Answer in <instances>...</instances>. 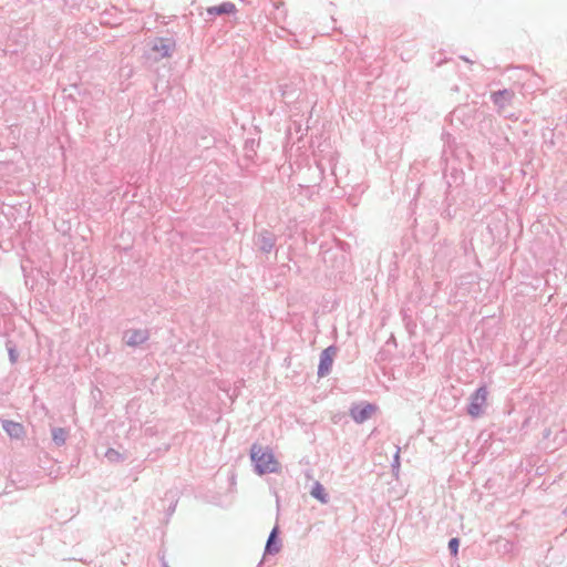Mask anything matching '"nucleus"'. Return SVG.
Segmentation results:
<instances>
[{
	"label": "nucleus",
	"instance_id": "f257e3e1",
	"mask_svg": "<svg viewBox=\"0 0 567 567\" xmlns=\"http://www.w3.org/2000/svg\"><path fill=\"white\" fill-rule=\"evenodd\" d=\"M250 458L255 464V471L259 475L268 473H278L280 471V464L275 458L271 450L266 449L258 444H252L250 449Z\"/></svg>",
	"mask_w": 567,
	"mask_h": 567
},
{
	"label": "nucleus",
	"instance_id": "f03ea898",
	"mask_svg": "<svg viewBox=\"0 0 567 567\" xmlns=\"http://www.w3.org/2000/svg\"><path fill=\"white\" fill-rule=\"evenodd\" d=\"M487 391L485 386L478 388L474 393L470 396V402L466 408L467 413L477 417L482 415L484 405L486 403Z\"/></svg>",
	"mask_w": 567,
	"mask_h": 567
},
{
	"label": "nucleus",
	"instance_id": "7ed1b4c3",
	"mask_svg": "<svg viewBox=\"0 0 567 567\" xmlns=\"http://www.w3.org/2000/svg\"><path fill=\"white\" fill-rule=\"evenodd\" d=\"M175 49V42L169 38H156L151 50L156 53L155 59L168 58Z\"/></svg>",
	"mask_w": 567,
	"mask_h": 567
},
{
	"label": "nucleus",
	"instance_id": "20e7f679",
	"mask_svg": "<svg viewBox=\"0 0 567 567\" xmlns=\"http://www.w3.org/2000/svg\"><path fill=\"white\" fill-rule=\"evenodd\" d=\"M337 347L336 346H329L320 353V360L318 365V375L319 377H326L330 373L333 358L337 354Z\"/></svg>",
	"mask_w": 567,
	"mask_h": 567
},
{
	"label": "nucleus",
	"instance_id": "39448f33",
	"mask_svg": "<svg viewBox=\"0 0 567 567\" xmlns=\"http://www.w3.org/2000/svg\"><path fill=\"white\" fill-rule=\"evenodd\" d=\"M277 241V237L269 230H261L254 238V245L264 254H269Z\"/></svg>",
	"mask_w": 567,
	"mask_h": 567
},
{
	"label": "nucleus",
	"instance_id": "423d86ee",
	"mask_svg": "<svg viewBox=\"0 0 567 567\" xmlns=\"http://www.w3.org/2000/svg\"><path fill=\"white\" fill-rule=\"evenodd\" d=\"M375 409V405L371 403L354 404L350 409V416L355 423L360 424L370 419Z\"/></svg>",
	"mask_w": 567,
	"mask_h": 567
},
{
	"label": "nucleus",
	"instance_id": "0eeeda50",
	"mask_svg": "<svg viewBox=\"0 0 567 567\" xmlns=\"http://www.w3.org/2000/svg\"><path fill=\"white\" fill-rule=\"evenodd\" d=\"M150 339L147 329H130L124 332V340L128 347L136 348Z\"/></svg>",
	"mask_w": 567,
	"mask_h": 567
},
{
	"label": "nucleus",
	"instance_id": "6e6552de",
	"mask_svg": "<svg viewBox=\"0 0 567 567\" xmlns=\"http://www.w3.org/2000/svg\"><path fill=\"white\" fill-rule=\"evenodd\" d=\"M515 96V91L513 87H503L498 89V117L503 116L504 118L513 117L514 113H507L505 111V106L511 104L512 100Z\"/></svg>",
	"mask_w": 567,
	"mask_h": 567
},
{
	"label": "nucleus",
	"instance_id": "1a4fd4ad",
	"mask_svg": "<svg viewBox=\"0 0 567 567\" xmlns=\"http://www.w3.org/2000/svg\"><path fill=\"white\" fill-rule=\"evenodd\" d=\"M278 534H279V529L277 526H275L272 528V530L270 532L268 539L266 542V546H265L266 555H275V554L279 553V550L281 548V544H280Z\"/></svg>",
	"mask_w": 567,
	"mask_h": 567
},
{
	"label": "nucleus",
	"instance_id": "9d476101",
	"mask_svg": "<svg viewBox=\"0 0 567 567\" xmlns=\"http://www.w3.org/2000/svg\"><path fill=\"white\" fill-rule=\"evenodd\" d=\"M236 11V6L233 2H223L218 6L210 7L207 9V14L210 17L230 14Z\"/></svg>",
	"mask_w": 567,
	"mask_h": 567
},
{
	"label": "nucleus",
	"instance_id": "9b49d317",
	"mask_svg": "<svg viewBox=\"0 0 567 567\" xmlns=\"http://www.w3.org/2000/svg\"><path fill=\"white\" fill-rule=\"evenodd\" d=\"M2 429L10 437L14 439H20L24 433V429L20 423L10 420L3 421Z\"/></svg>",
	"mask_w": 567,
	"mask_h": 567
},
{
	"label": "nucleus",
	"instance_id": "f8f14e48",
	"mask_svg": "<svg viewBox=\"0 0 567 567\" xmlns=\"http://www.w3.org/2000/svg\"><path fill=\"white\" fill-rule=\"evenodd\" d=\"M51 435L56 446H63L69 437V431L64 427H52Z\"/></svg>",
	"mask_w": 567,
	"mask_h": 567
},
{
	"label": "nucleus",
	"instance_id": "ddd939ff",
	"mask_svg": "<svg viewBox=\"0 0 567 567\" xmlns=\"http://www.w3.org/2000/svg\"><path fill=\"white\" fill-rule=\"evenodd\" d=\"M310 495L318 499L321 504H327L329 502V495L326 492L323 485L319 482H316L310 491Z\"/></svg>",
	"mask_w": 567,
	"mask_h": 567
},
{
	"label": "nucleus",
	"instance_id": "4468645a",
	"mask_svg": "<svg viewBox=\"0 0 567 567\" xmlns=\"http://www.w3.org/2000/svg\"><path fill=\"white\" fill-rule=\"evenodd\" d=\"M517 550V546L513 540L498 537V553L512 555Z\"/></svg>",
	"mask_w": 567,
	"mask_h": 567
},
{
	"label": "nucleus",
	"instance_id": "2eb2a0df",
	"mask_svg": "<svg viewBox=\"0 0 567 567\" xmlns=\"http://www.w3.org/2000/svg\"><path fill=\"white\" fill-rule=\"evenodd\" d=\"M279 90L286 103H291L295 100V89L290 84H280Z\"/></svg>",
	"mask_w": 567,
	"mask_h": 567
},
{
	"label": "nucleus",
	"instance_id": "dca6fc26",
	"mask_svg": "<svg viewBox=\"0 0 567 567\" xmlns=\"http://www.w3.org/2000/svg\"><path fill=\"white\" fill-rule=\"evenodd\" d=\"M105 457L112 463L122 462L124 460L120 452L111 447L105 452Z\"/></svg>",
	"mask_w": 567,
	"mask_h": 567
},
{
	"label": "nucleus",
	"instance_id": "f3484780",
	"mask_svg": "<svg viewBox=\"0 0 567 567\" xmlns=\"http://www.w3.org/2000/svg\"><path fill=\"white\" fill-rule=\"evenodd\" d=\"M460 539L457 537H453L449 540V550L452 556H456L458 553Z\"/></svg>",
	"mask_w": 567,
	"mask_h": 567
},
{
	"label": "nucleus",
	"instance_id": "a211bd4d",
	"mask_svg": "<svg viewBox=\"0 0 567 567\" xmlns=\"http://www.w3.org/2000/svg\"><path fill=\"white\" fill-rule=\"evenodd\" d=\"M276 10L278 11L277 16H276V19L279 20V19H285L286 18V11L284 10V6L285 3L284 2H278V3H275L274 4Z\"/></svg>",
	"mask_w": 567,
	"mask_h": 567
},
{
	"label": "nucleus",
	"instance_id": "6ab92c4d",
	"mask_svg": "<svg viewBox=\"0 0 567 567\" xmlns=\"http://www.w3.org/2000/svg\"><path fill=\"white\" fill-rule=\"evenodd\" d=\"M8 354H9V360L12 364H14L17 361H18V351L16 350V348L13 347H8Z\"/></svg>",
	"mask_w": 567,
	"mask_h": 567
},
{
	"label": "nucleus",
	"instance_id": "aec40b11",
	"mask_svg": "<svg viewBox=\"0 0 567 567\" xmlns=\"http://www.w3.org/2000/svg\"><path fill=\"white\" fill-rule=\"evenodd\" d=\"M446 137H447V141H446V142H447V147H445V148L443 150V157H444V158H445V161L447 162V161H449V153L453 154V150H452V146H451V144H450V137H451V135H450V134H447V135H446Z\"/></svg>",
	"mask_w": 567,
	"mask_h": 567
},
{
	"label": "nucleus",
	"instance_id": "412c9836",
	"mask_svg": "<svg viewBox=\"0 0 567 567\" xmlns=\"http://www.w3.org/2000/svg\"><path fill=\"white\" fill-rule=\"evenodd\" d=\"M399 466H400V447H398V450L394 454V457H393V462H392L393 468L399 467Z\"/></svg>",
	"mask_w": 567,
	"mask_h": 567
},
{
	"label": "nucleus",
	"instance_id": "4be33fe9",
	"mask_svg": "<svg viewBox=\"0 0 567 567\" xmlns=\"http://www.w3.org/2000/svg\"><path fill=\"white\" fill-rule=\"evenodd\" d=\"M176 504H172L167 509V515L171 516L175 512Z\"/></svg>",
	"mask_w": 567,
	"mask_h": 567
},
{
	"label": "nucleus",
	"instance_id": "5701e85b",
	"mask_svg": "<svg viewBox=\"0 0 567 567\" xmlns=\"http://www.w3.org/2000/svg\"><path fill=\"white\" fill-rule=\"evenodd\" d=\"M528 422H529V417H525L522 423V430L527 426Z\"/></svg>",
	"mask_w": 567,
	"mask_h": 567
},
{
	"label": "nucleus",
	"instance_id": "b1692460",
	"mask_svg": "<svg viewBox=\"0 0 567 567\" xmlns=\"http://www.w3.org/2000/svg\"><path fill=\"white\" fill-rule=\"evenodd\" d=\"M489 97L496 104V92H491Z\"/></svg>",
	"mask_w": 567,
	"mask_h": 567
},
{
	"label": "nucleus",
	"instance_id": "393cba45",
	"mask_svg": "<svg viewBox=\"0 0 567 567\" xmlns=\"http://www.w3.org/2000/svg\"><path fill=\"white\" fill-rule=\"evenodd\" d=\"M460 59L464 60L465 62L467 63H473V61H471L470 59H467L466 56L464 55H461Z\"/></svg>",
	"mask_w": 567,
	"mask_h": 567
},
{
	"label": "nucleus",
	"instance_id": "a878e982",
	"mask_svg": "<svg viewBox=\"0 0 567 567\" xmlns=\"http://www.w3.org/2000/svg\"><path fill=\"white\" fill-rule=\"evenodd\" d=\"M563 514L567 515V506L564 508Z\"/></svg>",
	"mask_w": 567,
	"mask_h": 567
},
{
	"label": "nucleus",
	"instance_id": "bb28decb",
	"mask_svg": "<svg viewBox=\"0 0 567 567\" xmlns=\"http://www.w3.org/2000/svg\"><path fill=\"white\" fill-rule=\"evenodd\" d=\"M456 113H457V111H454V112L452 113V117H455V116H456Z\"/></svg>",
	"mask_w": 567,
	"mask_h": 567
}]
</instances>
